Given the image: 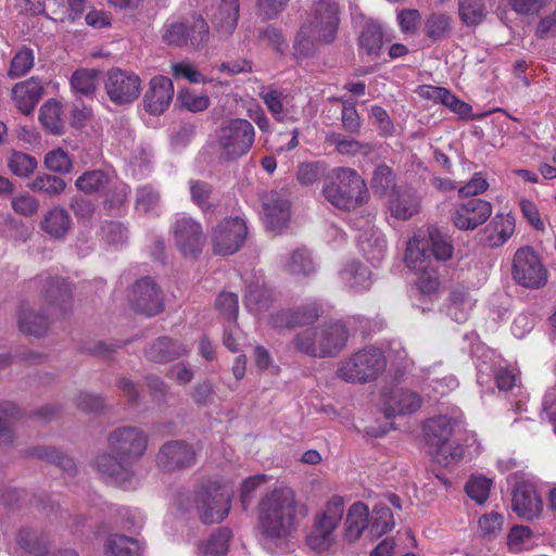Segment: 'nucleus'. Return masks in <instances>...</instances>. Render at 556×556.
<instances>
[{
	"instance_id": "nucleus-41",
	"label": "nucleus",
	"mask_w": 556,
	"mask_h": 556,
	"mask_svg": "<svg viewBox=\"0 0 556 556\" xmlns=\"http://www.w3.org/2000/svg\"><path fill=\"white\" fill-rule=\"evenodd\" d=\"M395 526L391 509L384 503H378L372 508L370 517V532L375 536H381L390 532Z\"/></svg>"
},
{
	"instance_id": "nucleus-18",
	"label": "nucleus",
	"mask_w": 556,
	"mask_h": 556,
	"mask_svg": "<svg viewBox=\"0 0 556 556\" xmlns=\"http://www.w3.org/2000/svg\"><path fill=\"white\" fill-rule=\"evenodd\" d=\"M130 302L137 312L147 316L159 314L163 307L161 292L151 278H142L136 282Z\"/></svg>"
},
{
	"instance_id": "nucleus-28",
	"label": "nucleus",
	"mask_w": 556,
	"mask_h": 556,
	"mask_svg": "<svg viewBox=\"0 0 556 556\" xmlns=\"http://www.w3.org/2000/svg\"><path fill=\"white\" fill-rule=\"evenodd\" d=\"M317 304H309L295 312L279 311L270 315L269 324L274 328L282 329L314 323L319 317Z\"/></svg>"
},
{
	"instance_id": "nucleus-3",
	"label": "nucleus",
	"mask_w": 556,
	"mask_h": 556,
	"mask_svg": "<svg viewBox=\"0 0 556 556\" xmlns=\"http://www.w3.org/2000/svg\"><path fill=\"white\" fill-rule=\"evenodd\" d=\"M323 194L337 208L351 211L367 201L368 189L365 180L356 170L337 167L324 182Z\"/></svg>"
},
{
	"instance_id": "nucleus-64",
	"label": "nucleus",
	"mask_w": 556,
	"mask_h": 556,
	"mask_svg": "<svg viewBox=\"0 0 556 556\" xmlns=\"http://www.w3.org/2000/svg\"><path fill=\"white\" fill-rule=\"evenodd\" d=\"M489 188V184L484 175L479 172L475 173L469 181H467L464 186L457 188L458 194L464 198L476 197Z\"/></svg>"
},
{
	"instance_id": "nucleus-15",
	"label": "nucleus",
	"mask_w": 556,
	"mask_h": 556,
	"mask_svg": "<svg viewBox=\"0 0 556 556\" xmlns=\"http://www.w3.org/2000/svg\"><path fill=\"white\" fill-rule=\"evenodd\" d=\"M489 201L471 198L455 205L452 223L459 230H475L492 215Z\"/></svg>"
},
{
	"instance_id": "nucleus-27",
	"label": "nucleus",
	"mask_w": 556,
	"mask_h": 556,
	"mask_svg": "<svg viewBox=\"0 0 556 556\" xmlns=\"http://www.w3.org/2000/svg\"><path fill=\"white\" fill-rule=\"evenodd\" d=\"M72 298V290L66 280L48 277L42 283V299L48 304L50 314L64 312Z\"/></svg>"
},
{
	"instance_id": "nucleus-59",
	"label": "nucleus",
	"mask_w": 556,
	"mask_h": 556,
	"mask_svg": "<svg viewBox=\"0 0 556 556\" xmlns=\"http://www.w3.org/2000/svg\"><path fill=\"white\" fill-rule=\"evenodd\" d=\"M45 165L48 169L62 174L68 173L72 169V161L62 149L49 151L45 156Z\"/></svg>"
},
{
	"instance_id": "nucleus-32",
	"label": "nucleus",
	"mask_w": 556,
	"mask_h": 556,
	"mask_svg": "<svg viewBox=\"0 0 556 556\" xmlns=\"http://www.w3.org/2000/svg\"><path fill=\"white\" fill-rule=\"evenodd\" d=\"M41 229L54 239H63L72 227V218L66 210L53 206L43 216Z\"/></svg>"
},
{
	"instance_id": "nucleus-30",
	"label": "nucleus",
	"mask_w": 556,
	"mask_h": 556,
	"mask_svg": "<svg viewBox=\"0 0 556 556\" xmlns=\"http://www.w3.org/2000/svg\"><path fill=\"white\" fill-rule=\"evenodd\" d=\"M405 263L415 271L427 273L433 270V261L429 251V243L414 236L407 243Z\"/></svg>"
},
{
	"instance_id": "nucleus-26",
	"label": "nucleus",
	"mask_w": 556,
	"mask_h": 556,
	"mask_svg": "<svg viewBox=\"0 0 556 556\" xmlns=\"http://www.w3.org/2000/svg\"><path fill=\"white\" fill-rule=\"evenodd\" d=\"M421 403V397L417 392L397 388L386 395L384 409L388 416L406 415L418 410Z\"/></svg>"
},
{
	"instance_id": "nucleus-14",
	"label": "nucleus",
	"mask_w": 556,
	"mask_h": 556,
	"mask_svg": "<svg viewBox=\"0 0 556 556\" xmlns=\"http://www.w3.org/2000/svg\"><path fill=\"white\" fill-rule=\"evenodd\" d=\"M148 438L135 427H123L109 435V445L113 453L135 464L146 452Z\"/></svg>"
},
{
	"instance_id": "nucleus-40",
	"label": "nucleus",
	"mask_w": 556,
	"mask_h": 556,
	"mask_svg": "<svg viewBox=\"0 0 556 556\" xmlns=\"http://www.w3.org/2000/svg\"><path fill=\"white\" fill-rule=\"evenodd\" d=\"M39 119L42 126L51 134H61L64 127L62 109L58 101L48 100L40 108Z\"/></svg>"
},
{
	"instance_id": "nucleus-47",
	"label": "nucleus",
	"mask_w": 556,
	"mask_h": 556,
	"mask_svg": "<svg viewBox=\"0 0 556 556\" xmlns=\"http://www.w3.org/2000/svg\"><path fill=\"white\" fill-rule=\"evenodd\" d=\"M229 538L228 530L216 531L199 547V556H224L228 551Z\"/></svg>"
},
{
	"instance_id": "nucleus-50",
	"label": "nucleus",
	"mask_w": 556,
	"mask_h": 556,
	"mask_svg": "<svg viewBox=\"0 0 556 556\" xmlns=\"http://www.w3.org/2000/svg\"><path fill=\"white\" fill-rule=\"evenodd\" d=\"M99 72L96 70H78L71 78L72 88L81 94L90 96L97 89Z\"/></svg>"
},
{
	"instance_id": "nucleus-36",
	"label": "nucleus",
	"mask_w": 556,
	"mask_h": 556,
	"mask_svg": "<svg viewBox=\"0 0 556 556\" xmlns=\"http://www.w3.org/2000/svg\"><path fill=\"white\" fill-rule=\"evenodd\" d=\"M426 96L429 99L434 100L435 102L442 103L460 117H467L471 112V106L468 103L459 100L456 96H454L450 90L445 88L429 87L426 92Z\"/></svg>"
},
{
	"instance_id": "nucleus-8",
	"label": "nucleus",
	"mask_w": 556,
	"mask_h": 556,
	"mask_svg": "<svg viewBox=\"0 0 556 556\" xmlns=\"http://www.w3.org/2000/svg\"><path fill=\"white\" fill-rule=\"evenodd\" d=\"M195 507L199 518L204 523L223 521L230 509V494L218 482H208L195 492Z\"/></svg>"
},
{
	"instance_id": "nucleus-49",
	"label": "nucleus",
	"mask_w": 556,
	"mask_h": 556,
	"mask_svg": "<svg viewBox=\"0 0 556 556\" xmlns=\"http://www.w3.org/2000/svg\"><path fill=\"white\" fill-rule=\"evenodd\" d=\"M34 64L35 55L33 49L23 47L12 58L8 76L10 78L24 76L33 68Z\"/></svg>"
},
{
	"instance_id": "nucleus-33",
	"label": "nucleus",
	"mask_w": 556,
	"mask_h": 556,
	"mask_svg": "<svg viewBox=\"0 0 556 556\" xmlns=\"http://www.w3.org/2000/svg\"><path fill=\"white\" fill-rule=\"evenodd\" d=\"M186 352L187 348L184 344L170 338L163 337L151 344L147 351V355L153 362H169L180 357Z\"/></svg>"
},
{
	"instance_id": "nucleus-53",
	"label": "nucleus",
	"mask_w": 556,
	"mask_h": 556,
	"mask_svg": "<svg viewBox=\"0 0 556 556\" xmlns=\"http://www.w3.org/2000/svg\"><path fill=\"white\" fill-rule=\"evenodd\" d=\"M434 448L435 451L432 452L434 460L445 467L458 463L464 456V448L454 441L445 442Z\"/></svg>"
},
{
	"instance_id": "nucleus-55",
	"label": "nucleus",
	"mask_w": 556,
	"mask_h": 556,
	"mask_svg": "<svg viewBox=\"0 0 556 556\" xmlns=\"http://www.w3.org/2000/svg\"><path fill=\"white\" fill-rule=\"evenodd\" d=\"M160 193L152 186H142L137 189L136 210L140 213L153 212L160 205Z\"/></svg>"
},
{
	"instance_id": "nucleus-44",
	"label": "nucleus",
	"mask_w": 556,
	"mask_h": 556,
	"mask_svg": "<svg viewBox=\"0 0 556 556\" xmlns=\"http://www.w3.org/2000/svg\"><path fill=\"white\" fill-rule=\"evenodd\" d=\"M473 305L475 301L467 293L454 291L450 299L447 314L456 323L462 324L467 320Z\"/></svg>"
},
{
	"instance_id": "nucleus-16",
	"label": "nucleus",
	"mask_w": 556,
	"mask_h": 556,
	"mask_svg": "<svg viewBox=\"0 0 556 556\" xmlns=\"http://www.w3.org/2000/svg\"><path fill=\"white\" fill-rule=\"evenodd\" d=\"M195 463L193 447L184 441L165 443L156 455L157 467L164 472L188 468Z\"/></svg>"
},
{
	"instance_id": "nucleus-54",
	"label": "nucleus",
	"mask_w": 556,
	"mask_h": 556,
	"mask_svg": "<svg viewBox=\"0 0 556 556\" xmlns=\"http://www.w3.org/2000/svg\"><path fill=\"white\" fill-rule=\"evenodd\" d=\"M429 241L431 256L437 261L444 262L452 258L454 247L448 238L442 236L439 231L433 230L429 233Z\"/></svg>"
},
{
	"instance_id": "nucleus-1",
	"label": "nucleus",
	"mask_w": 556,
	"mask_h": 556,
	"mask_svg": "<svg viewBox=\"0 0 556 556\" xmlns=\"http://www.w3.org/2000/svg\"><path fill=\"white\" fill-rule=\"evenodd\" d=\"M307 514L306 505L298 501L289 486L265 493L257 504V527L265 548L275 552L286 547Z\"/></svg>"
},
{
	"instance_id": "nucleus-6",
	"label": "nucleus",
	"mask_w": 556,
	"mask_h": 556,
	"mask_svg": "<svg viewBox=\"0 0 556 556\" xmlns=\"http://www.w3.org/2000/svg\"><path fill=\"white\" fill-rule=\"evenodd\" d=\"M387 359L377 348H365L338 364L337 376L349 383H366L377 379L386 369Z\"/></svg>"
},
{
	"instance_id": "nucleus-4",
	"label": "nucleus",
	"mask_w": 556,
	"mask_h": 556,
	"mask_svg": "<svg viewBox=\"0 0 556 556\" xmlns=\"http://www.w3.org/2000/svg\"><path fill=\"white\" fill-rule=\"evenodd\" d=\"M255 128L245 118L232 117L224 121L215 130V143L219 159L233 162L245 156L255 141Z\"/></svg>"
},
{
	"instance_id": "nucleus-45",
	"label": "nucleus",
	"mask_w": 556,
	"mask_h": 556,
	"mask_svg": "<svg viewBox=\"0 0 556 556\" xmlns=\"http://www.w3.org/2000/svg\"><path fill=\"white\" fill-rule=\"evenodd\" d=\"M37 160L20 151H13L8 159V167L12 174L21 178L29 177L37 168Z\"/></svg>"
},
{
	"instance_id": "nucleus-31",
	"label": "nucleus",
	"mask_w": 556,
	"mask_h": 556,
	"mask_svg": "<svg viewBox=\"0 0 556 556\" xmlns=\"http://www.w3.org/2000/svg\"><path fill=\"white\" fill-rule=\"evenodd\" d=\"M370 529L369 508L363 502H355L348 510L345 520V538L354 542L361 538L365 529Z\"/></svg>"
},
{
	"instance_id": "nucleus-25",
	"label": "nucleus",
	"mask_w": 556,
	"mask_h": 556,
	"mask_svg": "<svg viewBox=\"0 0 556 556\" xmlns=\"http://www.w3.org/2000/svg\"><path fill=\"white\" fill-rule=\"evenodd\" d=\"M265 220L268 228L279 230L290 218V202L278 191L268 192L263 200Z\"/></svg>"
},
{
	"instance_id": "nucleus-23",
	"label": "nucleus",
	"mask_w": 556,
	"mask_h": 556,
	"mask_svg": "<svg viewBox=\"0 0 556 556\" xmlns=\"http://www.w3.org/2000/svg\"><path fill=\"white\" fill-rule=\"evenodd\" d=\"M43 94V86L37 77L17 83L11 90L12 100L20 112L30 114Z\"/></svg>"
},
{
	"instance_id": "nucleus-56",
	"label": "nucleus",
	"mask_w": 556,
	"mask_h": 556,
	"mask_svg": "<svg viewBox=\"0 0 556 556\" xmlns=\"http://www.w3.org/2000/svg\"><path fill=\"white\" fill-rule=\"evenodd\" d=\"M258 96L264 101L267 110L278 121L282 122L283 114V94L282 92L271 89L269 87H262Z\"/></svg>"
},
{
	"instance_id": "nucleus-37",
	"label": "nucleus",
	"mask_w": 556,
	"mask_h": 556,
	"mask_svg": "<svg viewBox=\"0 0 556 556\" xmlns=\"http://www.w3.org/2000/svg\"><path fill=\"white\" fill-rule=\"evenodd\" d=\"M341 278L351 288L358 291L367 290L371 285L370 270L358 262L349 263L341 271Z\"/></svg>"
},
{
	"instance_id": "nucleus-43",
	"label": "nucleus",
	"mask_w": 556,
	"mask_h": 556,
	"mask_svg": "<svg viewBox=\"0 0 556 556\" xmlns=\"http://www.w3.org/2000/svg\"><path fill=\"white\" fill-rule=\"evenodd\" d=\"M111 184V177L101 169L86 172L75 181L77 189L85 193L99 192Z\"/></svg>"
},
{
	"instance_id": "nucleus-57",
	"label": "nucleus",
	"mask_w": 556,
	"mask_h": 556,
	"mask_svg": "<svg viewBox=\"0 0 556 556\" xmlns=\"http://www.w3.org/2000/svg\"><path fill=\"white\" fill-rule=\"evenodd\" d=\"M395 184V176L392 169L387 165H379L371 178L372 189L381 194H384L388 190H393Z\"/></svg>"
},
{
	"instance_id": "nucleus-10",
	"label": "nucleus",
	"mask_w": 556,
	"mask_h": 556,
	"mask_svg": "<svg viewBox=\"0 0 556 556\" xmlns=\"http://www.w3.org/2000/svg\"><path fill=\"white\" fill-rule=\"evenodd\" d=\"M511 274L518 285L529 289H539L547 281V270L540 256L530 247L516 251Z\"/></svg>"
},
{
	"instance_id": "nucleus-38",
	"label": "nucleus",
	"mask_w": 556,
	"mask_h": 556,
	"mask_svg": "<svg viewBox=\"0 0 556 556\" xmlns=\"http://www.w3.org/2000/svg\"><path fill=\"white\" fill-rule=\"evenodd\" d=\"M453 422L446 416H438L427 424V437L431 446L437 447L445 442H451Z\"/></svg>"
},
{
	"instance_id": "nucleus-62",
	"label": "nucleus",
	"mask_w": 556,
	"mask_h": 556,
	"mask_svg": "<svg viewBox=\"0 0 556 556\" xmlns=\"http://www.w3.org/2000/svg\"><path fill=\"white\" fill-rule=\"evenodd\" d=\"M11 206L16 214L30 217L38 212L39 201L28 193H22L12 198Z\"/></svg>"
},
{
	"instance_id": "nucleus-17",
	"label": "nucleus",
	"mask_w": 556,
	"mask_h": 556,
	"mask_svg": "<svg viewBox=\"0 0 556 556\" xmlns=\"http://www.w3.org/2000/svg\"><path fill=\"white\" fill-rule=\"evenodd\" d=\"M511 509L526 521H531L541 515L543 502L533 483L522 481L517 484L513 491Z\"/></svg>"
},
{
	"instance_id": "nucleus-9",
	"label": "nucleus",
	"mask_w": 556,
	"mask_h": 556,
	"mask_svg": "<svg viewBox=\"0 0 556 556\" xmlns=\"http://www.w3.org/2000/svg\"><path fill=\"white\" fill-rule=\"evenodd\" d=\"M210 31L206 21L201 16L177 21L164 26L163 40L175 47L192 46L202 48L208 40Z\"/></svg>"
},
{
	"instance_id": "nucleus-58",
	"label": "nucleus",
	"mask_w": 556,
	"mask_h": 556,
	"mask_svg": "<svg viewBox=\"0 0 556 556\" xmlns=\"http://www.w3.org/2000/svg\"><path fill=\"white\" fill-rule=\"evenodd\" d=\"M178 101L186 110L198 113L205 111L210 105V98L191 90H181L178 93Z\"/></svg>"
},
{
	"instance_id": "nucleus-12",
	"label": "nucleus",
	"mask_w": 556,
	"mask_h": 556,
	"mask_svg": "<svg viewBox=\"0 0 556 556\" xmlns=\"http://www.w3.org/2000/svg\"><path fill=\"white\" fill-rule=\"evenodd\" d=\"M109 99L118 105L132 103L141 92V79L132 72L113 68L108 72L104 83Z\"/></svg>"
},
{
	"instance_id": "nucleus-2",
	"label": "nucleus",
	"mask_w": 556,
	"mask_h": 556,
	"mask_svg": "<svg viewBox=\"0 0 556 556\" xmlns=\"http://www.w3.org/2000/svg\"><path fill=\"white\" fill-rule=\"evenodd\" d=\"M339 4L332 0H319L311 8L308 20L302 25L294 41L301 55L312 52L316 42L327 43L334 39L340 22Z\"/></svg>"
},
{
	"instance_id": "nucleus-20",
	"label": "nucleus",
	"mask_w": 556,
	"mask_h": 556,
	"mask_svg": "<svg viewBox=\"0 0 556 556\" xmlns=\"http://www.w3.org/2000/svg\"><path fill=\"white\" fill-rule=\"evenodd\" d=\"M132 463L117 454L104 453L97 457L98 471L119 485H126L134 477Z\"/></svg>"
},
{
	"instance_id": "nucleus-60",
	"label": "nucleus",
	"mask_w": 556,
	"mask_h": 556,
	"mask_svg": "<svg viewBox=\"0 0 556 556\" xmlns=\"http://www.w3.org/2000/svg\"><path fill=\"white\" fill-rule=\"evenodd\" d=\"M216 308L228 320L236 321L239 311L238 296L231 292H222L216 299Z\"/></svg>"
},
{
	"instance_id": "nucleus-39",
	"label": "nucleus",
	"mask_w": 556,
	"mask_h": 556,
	"mask_svg": "<svg viewBox=\"0 0 556 556\" xmlns=\"http://www.w3.org/2000/svg\"><path fill=\"white\" fill-rule=\"evenodd\" d=\"M283 268L287 273L296 276H309L316 269L311 253L304 248L294 250L283 265Z\"/></svg>"
},
{
	"instance_id": "nucleus-5",
	"label": "nucleus",
	"mask_w": 556,
	"mask_h": 556,
	"mask_svg": "<svg viewBox=\"0 0 556 556\" xmlns=\"http://www.w3.org/2000/svg\"><path fill=\"white\" fill-rule=\"evenodd\" d=\"M348 331L340 323L319 328H307L293 339L295 349L314 357H327L338 354L345 345Z\"/></svg>"
},
{
	"instance_id": "nucleus-11",
	"label": "nucleus",
	"mask_w": 556,
	"mask_h": 556,
	"mask_svg": "<svg viewBox=\"0 0 556 556\" xmlns=\"http://www.w3.org/2000/svg\"><path fill=\"white\" fill-rule=\"evenodd\" d=\"M248 233L245 222L240 217L225 218L211 232L213 252L231 255L242 247Z\"/></svg>"
},
{
	"instance_id": "nucleus-63",
	"label": "nucleus",
	"mask_w": 556,
	"mask_h": 556,
	"mask_svg": "<svg viewBox=\"0 0 556 556\" xmlns=\"http://www.w3.org/2000/svg\"><path fill=\"white\" fill-rule=\"evenodd\" d=\"M324 166L318 162H304L299 165L296 178L300 184L308 186L318 181L324 175Z\"/></svg>"
},
{
	"instance_id": "nucleus-29",
	"label": "nucleus",
	"mask_w": 556,
	"mask_h": 556,
	"mask_svg": "<svg viewBox=\"0 0 556 556\" xmlns=\"http://www.w3.org/2000/svg\"><path fill=\"white\" fill-rule=\"evenodd\" d=\"M17 324L24 333L40 337L49 326V314H42L29 303H23L17 312Z\"/></svg>"
},
{
	"instance_id": "nucleus-34",
	"label": "nucleus",
	"mask_w": 556,
	"mask_h": 556,
	"mask_svg": "<svg viewBox=\"0 0 556 556\" xmlns=\"http://www.w3.org/2000/svg\"><path fill=\"white\" fill-rule=\"evenodd\" d=\"M382 29L375 22H367L358 36V48L361 53H365L371 59L379 56L382 48Z\"/></svg>"
},
{
	"instance_id": "nucleus-42",
	"label": "nucleus",
	"mask_w": 556,
	"mask_h": 556,
	"mask_svg": "<svg viewBox=\"0 0 556 556\" xmlns=\"http://www.w3.org/2000/svg\"><path fill=\"white\" fill-rule=\"evenodd\" d=\"M140 549L139 542L126 535L113 534L106 541L110 556H140Z\"/></svg>"
},
{
	"instance_id": "nucleus-48",
	"label": "nucleus",
	"mask_w": 556,
	"mask_h": 556,
	"mask_svg": "<svg viewBox=\"0 0 556 556\" xmlns=\"http://www.w3.org/2000/svg\"><path fill=\"white\" fill-rule=\"evenodd\" d=\"M451 31V17L444 13H432L425 22V33L432 40H441Z\"/></svg>"
},
{
	"instance_id": "nucleus-22",
	"label": "nucleus",
	"mask_w": 556,
	"mask_h": 556,
	"mask_svg": "<svg viewBox=\"0 0 556 556\" xmlns=\"http://www.w3.org/2000/svg\"><path fill=\"white\" fill-rule=\"evenodd\" d=\"M239 20L238 0H219L211 13L214 30L220 38H228L235 31Z\"/></svg>"
},
{
	"instance_id": "nucleus-52",
	"label": "nucleus",
	"mask_w": 556,
	"mask_h": 556,
	"mask_svg": "<svg viewBox=\"0 0 556 556\" xmlns=\"http://www.w3.org/2000/svg\"><path fill=\"white\" fill-rule=\"evenodd\" d=\"M270 301L271 294L268 289L262 286H251L244 298V305L249 311L260 313L267 309Z\"/></svg>"
},
{
	"instance_id": "nucleus-61",
	"label": "nucleus",
	"mask_w": 556,
	"mask_h": 556,
	"mask_svg": "<svg viewBox=\"0 0 556 556\" xmlns=\"http://www.w3.org/2000/svg\"><path fill=\"white\" fill-rule=\"evenodd\" d=\"M492 481L484 477H472L467 485L466 492L470 498L479 504L486 501Z\"/></svg>"
},
{
	"instance_id": "nucleus-19",
	"label": "nucleus",
	"mask_w": 556,
	"mask_h": 556,
	"mask_svg": "<svg viewBox=\"0 0 556 556\" xmlns=\"http://www.w3.org/2000/svg\"><path fill=\"white\" fill-rule=\"evenodd\" d=\"M174 97V85L165 76H155L150 81V88L144 96L146 110L153 115L165 112Z\"/></svg>"
},
{
	"instance_id": "nucleus-24",
	"label": "nucleus",
	"mask_w": 556,
	"mask_h": 556,
	"mask_svg": "<svg viewBox=\"0 0 556 556\" xmlns=\"http://www.w3.org/2000/svg\"><path fill=\"white\" fill-rule=\"evenodd\" d=\"M515 218L509 214H496L480 232V240L489 248L502 247L514 233Z\"/></svg>"
},
{
	"instance_id": "nucleus-35",
	"label": "nucleus",
	"mask_w": 556,
	"mask_h": 556,
	"mask_svg": "<svg viewBox=\"0 0 556 556\" xmlns=\"http://www.w3.org/2000/svg\"><path fill=\"white\" fill-rule=\"evenodd\" d=\"M16 542L22 549L34 556H46L51 544L47 534L33 529H21Z\"/></svg>"
},
{
	"instance_id": "nucleus-51",
	"label": "nucleus",
	"mask_w": 556,
	"mask_h": 556,
	"mask_svg": "<svg viewBox=\"0 0 556 556\" xmlns=\"http://www.w3.org/2000/svg\"><path fill=\"white\" fill-rule=\"evenodd\" d=\"M458 10L460 20L468 26L478 25L485 17L481 0H459Z\"/></svg>"
},
{
	"instance_id": "nucleus-13",
	"label": "nucleus",
	"mask_w": 556,
	"mask_h": 556,
	"mask_svg": "<svg viewBox=\"0 0 556 556\" xmlns=\"http://www.w3.org/2000/svg\"><path fill=\"white\" fill-rule=\"evenodd\" d=\"M172 231L175 244L185 257H195L202 252L206 237L199 222L189 216H180Z\"/></svg>"
},
{
	"instance_id": "nucleus-21",
	"label": "nucleus",
	"mask_w": 556,
	"mask_h": 556,
	"mask_svg": "<svg viewBox=\"0 0 556 556\" xmlns=\"http://www.w3.org/2000/svg\"><path fill=\"white\" fill-rule=\"evenodd\" d=\"M388 207L392 217L407 220L419 213L421 200L410 188L393 189L389 195Z\"/></svg>"
},
{
	"instance_id": "nucleus-7",
	"label": "nucleus",
	"mask_w": 556,
	"mask_h": 556,
	"mask_svg": "<svg viewBox=\"0 0 556 556\" xmlns=\"http://www.w3.org/2000/svg\"><path fill=\"white\" fill-rule=\"evenodd\" d=\"M344 500L339 495L332 496L316 515L314 527L307 535V545L317 552L330 548L336 541V530L344 514Z\"/></svg>"
},
{
	"instance_id": "nucleus-46",
	"label": "nucleus",
	"mask_w": 556,
	"mask_h": 556,
	"mask_svg": "<svg viewBox=\"0 0 556 556\" xmlns=\"http://www.w3.org/2000/svg\"><path fill=\"white\" fill-rule=\"evenodd\" d=\"M28 187L35 192H41L49 197H55L61 194L65 188L66 182L56 176L41 174L38 175Z\"/></svg>"
}]
</instances>
